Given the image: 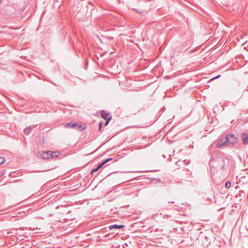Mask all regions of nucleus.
Wrapping results in <instances>:
<instances>
[{"label":"nucleus","instance_id":"nucleus-1","mask_svg":"<svg viewBox=\"0 0 248 248\" xmlns=\"http://www.w3.org/2000/svg\"><path fill=\"white\" fill-rule=\"evenodd\" d=\"M209 165L218 170H223L225 165L223 157L217 156L209 162Z\"/></svg>","mask_w":248,"mask_h":248},{"label":"nucleus","instance_id":"nucleus-2","mask_svg":"<svg viewBox=\"0 0 248 248\" xmlns=\"http://www.w3.org/2000/svg\"><path fill=\"white\" fill-rule=\"evenodd\" d=\"M226 141H227L228 144L233 145L237 143L238 139L233 134L229 133L226 136Z\"/></svg>","mask_w":248,"mask_h":248},{"label":"nucleus","instance_id":"nucleus-3","mask_svg":"<svg viewBox=\"0 0 248 248\" xmlns=\"http://www.w3.org/2000/svg\"><path fill=\"white\" fill-rule=\"evenodd\" d=\"M112 158H109L105 159L102 163H100L96 168L93 169L91 171V174H93L94 172L98 171L105 164L112 160Z\"/></svg>","mask_w":248,"mask_h":248},{"label":"nucleus","instance_id":"nucleus-4","mask_svg":"<svg viewBox=\"0 0 248 248\" xmlns=\"http://www.w3.org/2000/svg\"><path fill=\"white\" fill-rule=\"evenodd\" d=\"M37 126V124H33L30 125L24 129V133L26 135H29L31 134V130L36 128Z\"/></svg>","mask_w":248,"mask_h":248},{"label":"nucleus","instance_id":"nucleus-5","mask_svg":"<svg viewBox=\"0 0 248 248\" xmlns=\"http://www.w3.org/2000/svg\"><path fill=\"white\" fill-rule=\"evenodd\" d=\"M124 227V226L123 225L114 224V225L109 226L108 228L110 230L115 229L116 232H113V233H115L116 234H118L119 232L117 231V230L123 228Z\"/></svg>","mask_w":248,"mask_h":248},{"label":"nucleus","instance_id":"nucleus-6","mask_svg":"<svg viewBox=\"0 0 248 248\" xmlns=\"http://www.w3.org/2000/svg\"><path fill=\"white\" fill-rule=\"evenodd\" d=\"M241 140L243 141V143L244 144H248V134L246 133L245 132H243L241 134L240 136Z\"/></svg>","mask_w":248,"mask_h":248},{"label":"nucleus","instance_id":"nucleus-7","mask_svg":"<svg viewBox=\"0 0 248 248\" xmlns=\"http://www.w3.org/2000/svg\"><path fill=\"white\" fill-rule=\"evenodd\" d=\"M101 117L105 120H107L109 118L112 119L111 115L110 113L106 112L104 110L101 111Z\"/></svg>","mask_w":248,"mask_h":248},{"label":"nucleus","instance_id":"nucleus-8","mask_svg":"<svg viewBox=\"0 0 248 248\" xmlns=\"http://www.w3.org/2000/svg\"><path fill=\"white\" fill-rule=\"evenodd\" d=\"M228 144L227 141H226V137L221 140L217 144V146L218 148H220Z\"/></svg>","mask_w":248,"mask_h":248},{"label":"nucleus","instance_id":"nucleus-9","mask_svg":"<svg viewBox=\"0 0 248 248\" xmlns=\"http://www.w3.org/2000/svg\"><path fill=\"white\" fill-rule=\"evenodd\" d=\"M76 126H77V123L70 122V123L66 124L65 125L64 127L73 128V129H76Z\"/></svg>","mask_w":248,"mask_h":248},{"label":"nucleus","instance_id":"nucleus-10","mask_svg":"<svg viewBox=\"0 0 248 248\" xmlns=\"http://www.w3.org/2000/svg\"><path fill=\"white\" fill-rule=\"evenodd\" d=\"M49 155H49V159H50V158H57L58 156H59L61 154L59 152L50 151Z\"/></svg>","mask_w":248,"mask_h":248},{"label":"nucleus","instance_id":"nucleus-11","mask_svg":"<svg viewBox=\"0 0 248 248\" xmlns=\"http://www.w3.org/2000/svg\"><path fill=\"white\" fill-rule=\"evenodd\" d=\"M50 151L42 152L41 154V157L43 159H49Z\"/></svg>","mask_w":248,"mask_h":248},{"label":"nucleus","instance_id":"nucleus-12","mask_svg":"<svg viewBox=\"0 0 248 248\" xmlns=\"http://www.w3.org/2000/svg\"><path fill=\"white\" fill-rule=\"evenodd\" d=\"M86 128V126L84 124L82 125L80 124L77 123V126H76V130H78V131H82Z\"/></svg>","mask_w":248,"mask_h":248},{"label":"nucleus","instance_id":"nucleus-13","mask_svg":"<svg viewBox=\"0 0 248 248\" xmlns=\"http://www.w3.org/2000/svg\"><path fill=\"white\" fill-rule=\"evenodd\" d=\"M225 186L226 188H230L231 186V183L230 181H227L226 183Z\"/></svg>","mask_w":248,"mask_h":248},{"label":"nucleus","instance_id":"nucleus-14","mask_svg":"<svg viewBox=\"0 0 248 248\" xmlns=\"http://www.w3.org/2000/svg\"><path fill=\"white\" fill-rule=\"evenodd\" d=\"M5 161V159L3 157L0 156V165L4 163Z\"/></svg>","mask_w":248,"mask_h":248},{"label":"nucleus","instance_id":"nucleus-15","mask_svg":"<svg viewBox=\"0 0 248 248\" xmlns=\"http://www.w3.org/2000/svg\"><path fill=\"white\" fill-rule=\"evenodd\" d=\"M99 131L101 132V128L102 126V122L99 123Z\"/></svg>","mask_w":248,"mask_h":248},{"label":"nucleus","instance_id":"nucleus-16","mask_svg":"<svg viewBox=\"0 0 248 248\" xmlns=\"http://www.w3.org/2000/svg\"><path fill=\"white\" fill-rule=\"evenodd\" d=\"M111 119L109 118V119H108L106 120V122H105V124H104V125H105V126L107 125L108 124L109 122L110 121V120Z\"/></svg>","mask_w":248,"mask_h":248},{"label":"nucleus","instance_id":"nucleus-17","mask_svg":"<svg viewBox=\"0 0 248 248\" xmlns=\"http://www.w3.org/2000/svg\"><path fill=\"white\" fill-rule=\"evenodd\" d=\"M220 77V75H218V76H217V77H215V78H213L212 79V80H214V79H217V78H219V77Z\"/></svg>","mask_w":248,"mask_h":248},{"label":"nucleus","instance_id":"nucleus-18","mask_svg":"<svg viewBox=\"0 0 248 248\" xmlns=\"http://www.w3.org/2000/svg\"><path fill=\"white\" fill-rule=\"evenodd\" d=\"M207 200H208V201H209V202H212V199H211V198H207Z\"/></svg>","mask_w":248,"mask_h":248},{"label":"nucleus","instance_id":"nucleus-19","mask_svg":"<svg viewBox=\"0 0 248 248\" xmlns=\"http://www.w3.org/2000/svg\"><path fill=\"white\" fill-rule=\"evenodd\" d=\"M169 202L173 203H174V202L172 201V200H170V201H169Z\"/></svg>","mask_w":248,"mask_h":248},{"label":"nucleus","instance_id":"nucleus-20","mask_svg":"<svg viewBox=\"0 0 248 248\" xmlns=\"http://www.w3.org/2000/svg\"><path fill=\"white\" fill-rule=\"evenodd\" d=\"M169 202L173 203H174V202L172 201V200H170V201H169Z\"/></svg>","mask_w":248,"mask_h":248},{"label":"nucleus","instance_id":"nucleus-21","mask_svg":"<svg viewBox=\"0 0 248 248\" xmlns=\"http://www.w3.org/2000/svg\"><path fill=\"white\" fill-rule=\"evenodd\" d=\"M187 49V48H186L184 50V51H185Z\"/></svg>","mask_w":248,"mask_h":248},{"label":"nucleus","instance_id":"nucleus-22","mask_svg":"<svg viewBox=\"0 0 248 248\" xmlns=\"http://www.w3.org/2000/svg\"><path fill=\"white\" fill-rule=\"evenodd\" d=\"M2 0H0V4L1 3Z\"/></svg>","mask_w":248,"mask_h":248}]
</instances>
